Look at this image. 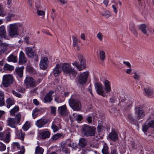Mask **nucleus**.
<instances>
[{
	"mask_svg": "<svg viewBox=\"0 0 154 154\" xmlns=\"http://www.w3.org/2000/svg\"><path fill=\"white\" fill-rule=\"evenodd\" d=\"M50 30L51 29L49 28L48 27H46L43 29L42 31L44 33L51 36L52 35L50 33Z\"/></svg>",
	"mask_w": 154,
	"mask_h": 154,
	"instance_id": "obj_39",
	"label": "nucleus"
},
{
	"mask_svg": "<svg viewBox=\"0 0 154 154\" xmlns=\"http://www.w3.org/2000/svg\"><path fill=\"white\" fill-rule=\"evenodd\" d=\"M54 93L53 91H50L44 97V100L46 102H50L52 100V95Z\"/></svg>",
	"mask_w": 154,
	"mask_h": 154,
	"instance_id": "obj_19",
	"label": "nucleus"
},
{
	"mask_svg": "<svg viewBox=\"0 0 154 154\" xmlns=\"http://www.w3.org/2000/svg\"><path fill=\"white\" fill-rule=\"evenodd\" d=\"M6 13L4 12L3 6L0 4V16L4 17L5 16Z\"/></svg>",
	"mask_w": 154,
	"mask_h": 154,
	"instance_id": "obj_45",
	"label": "nucleus"
},
{
	"mask_svg": "<svg viewBox=\"0 0 154 154\" xmlns=\"http://www.w3.org/2000/svg\"><path fill=\"white\" fill-rule=\"evenodd\" d=\"M70 106L75 111H79L81 108V104L80 101L78 100L70 98L69 100Z\"/></svg>",
	"mask_w": 154,
	"mask_h": 154,
	"instance_id": "obj_6",
	"label": "nucleus"
},
{
	"mask_svg": "<svg viewBox=\"0 0 154 154\" xmlns=\"http://www.w3.org/2000/svg\"><path fill=\"white\" fill-rule=\"evenodd\" d=\"M48 58L46 57H41L40 62L39 66L40 68L42 69H46L48 66Z\"/></svg>",
	"mask_w": 154,
	"mask_h": 154,
	"instance_id": "obj_12",
	"label": "nucleus"
},
{
	"mask_svg": "<svg viewBox=\"0 0 154 154\" xmlns=\"http://www.w3.org/2000/svg\"><path fill=\"white\" fill-rule=\"evenodd\" d=\"M55 100L57 103H60L63 102L64 101V99L60 97H56L55 98Z\"/></svg>",
	"mask_w": 154,
	"mask_h": 154,
	"instance_id": "obj_47",
	"label": "nucleus"
},
{
	"mask_svg": "<svg viewBox=\"0 0 154 154\" xmlns=\"http://www.w3.org/2000/svg\"><path fill=\"white\" fill-rule=\"evenodd\" d=\"M135 113L137 119H142L145 116V113L143 109L140 107L135 108Z\"/></svg>",
	"mask_w": 154,
	"mask_h": 154,
	"instance_id": "obj_11",
	"label": "nucleus"
},
{
	"mask_svg": "<svg viewBox=\"0 0 154 154\" xmlns=\"http://www.w3.org/2000/svg\"><path fill=\"white\" fill-rule=\"evenodd\" d=\"M89 74V72L88 71L80 72L77 77L79 83L82 85L85 84L87 81Z\"/></svg>",
	"mask_w": 154,
	"mask_h": 154,
	"instance_id": "obj_5",
	"label": "nucleus"
},
{
	"mask_svg": "<svg viewBox=\"0 0 154 154\" xmlns=\"http://www.w3.org/2000/svg\"><path fill=\"white\" fill-rule=\"evenodd\" d=\"M16 137L22 141L24 140L25 134L22 132L21 129L19 130L17 128L16 130Z\"/></svg>",
	"mask_w": 154,
	"mask_h": 154,
	"instance_id": "obj_17",
	"label": "nucleus"
},
{
	"mask_svg": "<svg viewBox=\"0 0 154 154\" xmlns=\"http://www.w3.org/2000/svg\"><path fill=\"white\" fill-rule=\"evenodd\" d=\"M15 100L12 98H8L6 101L7 107L9 108L15 103Z\"/></svg>",
	"mask_w": 154,
	"mask_h": 154,
	"instance_id": "obj_26",
	"label": "nucleus"
},
{
	"mask_svg": "<svg viewBox=\"0 0 154 154\" xmlns=\"http://www.w3.org/2000/svg\"><path fill=\"white\" fill-rule=\"evenodd\" d=\"M132 106V101L130 100H126L124 102V106L126 110L130 109Z\"/></svg>",
	"mask_w": 154,
	"mask_h": 154,
	"instance_id": "obj_21",
	"label": "nucleus"
},
{
	"mask_svg": "<svg viewBox=\"0 0 154 154\" xmlns=\"http://www.w3.org/2000/svg\"><path fill=\"white\" fill-rule=\"evenodd\" d=\"M14 16V15L12 13H9L8 16L6 17L7 20L8 21H10L11 20V18Z\"/></svg>",
	"mask_w": 154,
	"mask_h": 154,
	"instance_id": "obj_53",
	"label": "nucleus"
},
{
	"mask_svg": "<svg viewBox=\"0 0 154 154\" xmlns=\"http://www.w3.org/2000/svg\"><path fill=\"white\" fill-rule=\"evenodd\" d=\"M24 83L27 88L35 87L37 85L34 79L30 77H27L24 80Z\"/></svg>",
	"mask_w": 154,
	"mask_h": 154,
	"instance_id": "obj_10",
	"label": "nucleus"
},
{
	"mask_svg": "<svg viewBox=\"0 0 154 154\" xmlns=\"http://www.w3.org/2000/svg\"><path fill=\"white\" fill-rule=\"evenodd\" d=\"M66 141L67 144L69 146L72 147L75 149L77 148L76 144L75 143L72 142L71 140H67Z\"/></svg>",
	"mask_w": 154,
	"mask_h": 154,
	"instance_id": "obj_30",
	"label": "nucleus"
},
{
	"mask_svg": "<svg viewBox=\"0 0 154 154\" xmlns=\"http://www.w3.org/2000/svg\"><path fill=\"white\" fill-rule=\"evenodd\" d=\"M139 29L143 34L146 35L147 34V31L149 29L146 25L144 24H143L140 25Z\"/></svg>",
	"mask_w": 154,
	"mask_h": 154,
	"instance_id": "obj_24",
	"label": "nucleus"
},
{
	"mask_svg": "<svg viewBox=\"0 0 154 154\" xmlns=\"http://www.w3.org/2000/svg\"><path fill=\"white\" fill-rule=\"evenodd\" d=\"M6 32L5 27L2 25L0 26V36L1 37H5Z\"/></svg>",
	"mask_w": 154,
	"mask_h": 154,
	"instance_id": "obj_29",
	"label": "nucleus"
},
{
	"mask_svg": "<svg viewBox=\"0 0 154 154\" xmlns=\"http://www.w3.org/2000/svg\"><path fill=\"white\" fill-rule=\"evenodd\" d=\"M15 117L16 118L14 119L15 121L19 124L21 121V115L20 114L18 113L16 115Z\"/></svg>",
	"mask_w": 154,
	"mask_h": 154,
	"instance_id": "obj_50",
	"label": "nucleus"
},
{
	"mask_svg": "<svg viewBox=\"0 0 154 154\" xmlns=\"http://www.w3.org/2000/svg\"><path fill=\"white\" fill-rule=\"evenodd\" d=\"M86 143L85 139L83 138H81L79 140L78 145L80 147L83 148L85 146Z\"/></svg>",
	"mask_w": 154,
	"mask_h": 154,
	"instance_id": "obj_27",
	"label": "nucleus"
},
{
	"mask_svg": "<svg viewBox=\"0 0 154 154\" xmlns=\"http://www.w3.org/2000/svg\"><path fill=\"white\" fill-rule=\"evenodd\" d=\"M62 150L63 152H64L66 153H68L69 152L68 148L66 147L63 148H62Z\"/></svg>",
	"mask_w": 154,
	"mask_h": 154,
	"instance_id": "obj_61",
	"label": "nucleus"
},
{
	"mask_svg": "<svg viewBox=\"0 0 154 154\" xmlns=\"http://www.w3.org/2000/svg\"><path fill=\"white\" fill-rule=\"evenodd\" d=\"M99 56L100 59L101 61H103L105 60L106 55L104 51L100 50L99 51Z\"/></svg>",
	"mask_w": 154,
	"mask_h": 154,
	"instance_id": "obj_32",
	"label": "nucleus"
},
{
	"mask_svg": "<svg viewBox=\"0 0 154 154\" xmlns=\"http://www.w3.org/2000/svg\"><path fill=\"white\" fill-rule=\"evenodd\" d=\"M113 9V11L114 12L115 14L117 15L118 13V11L115 5H112V6Z\"/></svg>",
	"mask_w": 154,
	"mask_h": 154,
	"instance_id": "obj_56",
	"label": "nucleus"
},
{
	"mask_svg": "<svg viewBox=\"0 0 154 154\" xmlns=\"http://www.w3.org/2000/svg\"><path fill=\"white\" fill-rule=\"evenodd\" d=\"M103 127L101 125H99L97 127V131L98 132H101L103 129Z\"/></svg>",
	"mask_w": 154,
	"mask_h": 154,
	"instance_id": "obj_63",
	"label": "nucleus"
},
{
	"mask_svg": "<svg viewBox=\"0 0 154 154\" xmlns=\"http://www.w3.org/2000/svg\"><path fill=\"white\" fill-rule=\"evenodd\" d=\"M134 24L133 23L130 22L129 24V28L131 30H132L134 29Z\"/></svg>",
	"mask_w": 154,
	"mask_h": 154,
	"instance_id": "obj_62",
	"label": "nucleus"
},
{
	"mask_svg": "<svg viewBox=\"0 0 154 154\" xmlns=\"http://www.w3.org/2000/svg\"><path fill=\"white\" fill-rule=\"evenodd\" d=\"M18 26L16 23L11 24L9 25L8 34L11 38L17 37L19 35Z\"/></svg>",
	"mask_w": 154,
	"mask_h": 154,
	"instance_id": "obj_4",
	"label": "nucleus"
},
{
	"mask_svg": "<svg viewBox=\"0 0 154 154\" xmlns=\"http://www.w3.org/2000/svg\"><path fill=\"white\" fill-rule=\"evenodd\" d=\"M109 137L112 140L115 141L118 139L117 134L115 131H112L111 133H109Z\"/></svg>",
	"mask_w": 154,
	"mask_h": 154,
	"instance_id": "obj_22",
	"label": "nucleus"
},
{
	"mask_svg": "<svg viewBox=\"0 0 154 154\" xmlns=\"http://www.w3.org/2000/svg\"><path fill=\"white\" fill-rule=\"evenodd\" d=\"M8 125L13 128H15L16 125L18 124L14 118H8L7 120Z\"/></svg>",
	"mask_w": 154,
	"mask_h": 154,
	"instance_id": "obj_18",
	"label": "nucleus"
},
{
	"mask_svg": "<svg viewBox=\"0 0 154 154\" xmlns=\"http://www.w3.org/2000/svg\"><path fill=\"white\" fill-rule=\"evenodd\" d=\"M38 114V110L37 108L34 109L32 112V116L35 119L37 117Z\"/></svg>",
	"mask_w": 154,
	"mask_h": 154,
	"instance_id": "obj_44",
	"label": "nucleus"
},
{
	"mask_svg": "<svg viewBox=\"0 0 154 154\" xmlns=\"http://www.w3.org/2000/svg\"><path fill=\"white\" fill-rule=\"evenodd\" d=\"M17 56H14L13 54H11L7 58V60L8 62L16 63L17 61Z\"/></svg>",
	"mask_w": 154,
	"mask_h": 154,
	"instance_id": "obj_28",
	"label": "nucleus"
},
{
	"mask_svg": "<svg viewBox=\"0 0 154 154\" xmlns=\"http://www.w3.org/2000/svg\"><path fill=\"white\" fill-rule=\"evenodd\" d=\"M14 69L13 66L11 65L8 63H5L3 69L5 70H8L11 71Z\"/></svg>",
	"mask_w": 154,
	"mask_h": 154,
	"instance_id": "obj_34",
	"label": "nucleus"
},
{
	"mask_svg": "<svg viewBox=\"0 0 154 154\" xmlns=\"http://www.w3.org/2000/svg\"><path fill=\"white\" fill-rule=\"evenodd\" d=\"M104 89L101 83L97 82L95 84V88L97 93L103 97L106 96V93L109 94L111 91L110 82L107 80H105L103 82Z\"/></svg>",
	"mask_w": 154,
	"mask_h": 154,
	"instance_id": "obj_1",
	"label": "nucleus"
},
{
	"mask_svg": "<svg viewBox=\"0 0 154 154\" xmlns=\"http://www.w3.org/2000/svg\"><path fill=\"white\" fill-rule=\"evenodd\" d=\"M82 134L85 136H94L95 134V129L93 127L84 125L82 128Z\"/></svg>",
	"mask_w": 154,
	"mask_h": 154,
	"instance_id": "obj_7",
	"label": "nucleus"
},
{
	"mask_svg": "<svg viewBox=\"0 0 154 154\" xmlns=\"http://www.w3.org/2000/svg\"><path fill=\"white\" fill-rule=\"evenodd\" d=\"M108 147L106 144L104 143L103 147L102 150V152L103 154H109Z\"/></svg>",
	"mask_w": 154,
	"mask_h": 154,
	"instance_id": "obj_35",
	"label": "nucleus"
},
{
	"mask_svg": "<svg viewBox=\"0 0 154 154\" xmlns=\"http://www.w3.org/2000/svg\"><path fill=\"white\" fill-rule=\"evenodd\" d=\"M132 77L135 80H138L139 79L140 76L139 74L137 71H134L132 73Z\"/></svg>",
	"mask_w": 154,
	"mask_h": 154,
	"instance_id": "obj_36",
	"label": "nucleus"
},
{
	"mask_svg": "<svg viewBox=\"0 0 154 154\" xmlns=\"http://www.w3.org/2000/svg\"><path fill=\"white\" fill-rule=\"evenodd\" d=\"M24 69V66L17 67L15 69V72L17 75L20 78H21L23 75V70Z\"/></svg>",
	"mask_w": 154,
	"mask_h": 154,
	"instance_id": "obj_25",
	"label": "nucleus"
},
{
	"mask_svg": "<svg viewBox=\"0 0 154 154\" xmlns=\"http://www.w3.org/2000/svg\"><path fill=\"white\" fill-rule=\"evenodd\" d=\"M13 78L12 75L7 74L3 76L2 84L4 87H8L13 83Z\"/></svg>",
	"mask_w": 154,
	"mask_h": 154,
	"instance_id": "obj_8",
	"label": "nucleus"
},
{
	"mask_svg": "<svg viewBox=\"0 0 154 154\" xmlns=\"http://www.w3.org/2000/svg\"><path fill=\"white\" fill-rule=\"evenodd\" d=\"M26 53V55L29 57L35 58V60L37 62L38 61V55H36V53L35 50L32 48L27 47L25 48Z\"/></svg>",
	"mask_w": 154,
	"mask_h": 154,
	"instance_id": "obj_9",
	"label": "nucleus"
},
{
	"mask_svg": "<svg viewBox=\"0 0 154 154\" xmlns=\"http://www.w3.org/2000/svg\"><path fill=\"white\" fill-rule=\"evenodd\" d=\"M62 135V134L60 133H57L54 135L51 138V139L54 140H56L60 138Z\"/></svg>",
	"mask_w": 154,
	"mask_h": 154,
	"instance_id": "obj_42",
	"label": "nucleus"
},
{
	"mask_svg": "<svg viewBox=\"0 0 154 154\" xmlns=\"http://www.w3.org/2000/svg\"><path fill=\"white\" fill-rule=\"evenodd\" d=\"M97 37L100 41H102L103 39V34L100 32L98 33L96 35Z\"/></svg>",
	"mask_w": 154,
	"mask_h": 154,
	"instance_id": "obj_46",
	"label": "nucleus"
},
{
	"mask_svg": "<svg viewBox=\"0 0 154 154\" xmlns=\"http://www.w3.org/2000/svg\"><path fill=\"white\" fill-rule=\"evenodd\" d=\"M101 14L106 18H108L111 16L109 12L107 10H105Z\"/></svg>",
	"mask_w": 154,
	"mask_h": 154,
	"instance_id": "obj_38",
	"label": "nucleus"
},
{
	"mask_svg": "<svg viewBox=\"0 0 154 154\" xmlns=\"http://www.w3.org/2000/svg\"><path fill=\"white\" fill-rule=\"evenodd\" d=\"M78 40L76 38H74L73 39V46L75 47L76 45H78L77 44Z\"/></svg>",
	"mask_w": 154,
	"mask_h": 154,
	"instance_id": "obj_59",
	"label": "nucleus"
},
{
	"mask_svg": "<svg viewBox=\"0 0 154 154\" xmlns=\"http://www.w3.org/2000/svg\"><path fill=\"white\" fill-rule=\"evenodd\" d=\"M20 151L18 152V154H23L25 152V149L23 146H22L20 149Z\"/></svg>",
	"mask_w": 154,
	"mask_h": 154,
	"instance_id": "obj_58",
	"label": "nucleus"
},
{
	"mask_svg": "<svg viewBox=\"0 0 154 154\" xmlns=\"http://www.w3.org/2000/svg\"><path fill=\"white\" fill-rule=\"evenodd\" d=\"M46 123V122L44 119H41L39 120V128L42 127Z\"/></svg>",
	"mask_w": 154,
	"mask_h": 154,
	"instance_id": "obj_48",
	"label": "nucleus"
},
{
	"mask_svg": "<svg viewBox=\"0 0 154 154\" xmlns=\"http://www.w3.org/2000/svg\"><path fill=\"white\" fill-rule=\"evenodd\" d=\"M61 68L60 64H57L55 67L53 69V73L55 77L58 76L61 72Z\"/></svg>",
	"mask_w": 154,
	"mask_h": 154,
	"instance_id": "obj_16",
	"label": "nucleus"
},
{
	"mask_svg": "<svg viewBox=\"0 0 154 154\" xmlns=\"http://www.w3.org/2000/svg\"><path fill=\"white\" fill-rule=\"evenodd\" d=\"M6 149V146L2 143L0 142V151H4Z\"/></svg>",
	"mask_w": 154,
	"mask_h": 154,
	"instance_id": "obj_52",
	"label": "nucleus"
},
{
	"mask_svg": "<svg viewBox=\"0 0 154 154\" xmlns=\"http://www.w3.org/2000/svg\"><path fill=\"white\" fill-rule=\"evenodd\" d=\"M51 128L53 130L54 132H55L57 131L59 129L61 128V127L59 124L58 126H57L53 123L51 125Z\"/></svg>",
	"mask_w": 154,
	"mask_h": 154,
	"instance_id": "obj_40",
	"label": "nucleus"
},
{
	"mask_svg": "<svg viewBox=\"0 0 154 154\" xmlns=\"http://www.w3.org/2000/svg\"><path fill=\"white\" fill-rule=\"evenodd\" d=\"M12 93L15 96H16V97H19V98H20L21 97V95L15 91L13 90L12 91Z\"/></svg>",
	"mask_w": 154,
	"mask_h": 154,
	"instance_id": "obj_57",
	"label": "nucleus"
},
{
	"mask_svg": "<svg viewBox=\"0 0 154 154\" xmlns=\"http://www.w3.org/2000/svg\"><path fill=\"white\" fill-rule=\"evenodd\" d=\"M51 113L53 115H55L56 113V108L54 106H51Z\"/></svg>",
	"mask_w": 154,
	"mask_h": 154,
	"instance_id": "obj_55",
	"label": "nucleus"
},
{
	"mask_svg": "<svg viewBox=\"0 0 154 154\" xmlns=\"http://www.w3.org/2000/svg\"><path fill=\"white\" fill-rule=\"evenodd\" d=\"M78 58L80 62V64L77 61L73 62L72 64L75 66L79 71H81L85 69V60L83 57L80 54L78 55Z\"/></svg>",
	"mask_w": 154,
	"mask_h": 154,
	"instance_id": "obj_3",
	"label": "nucleus"
},
{
	"mask_svg": "<svg viewBox=\"0 0 154 154\" xmlns=\"http://www.w3.org/2000/svg\"><path fill=\"white\" fill-rule=\"evenodd\" d=\"M9 47L8 45L6 43H2L0 45V54L6 51Z\"/></svg>",
	"mask_w": 154,
	"mask_h": 154,
	"instance_id": "obj_23",
	"label": "nucleus"
},
{
	"mask_svg": "<svg viewBox=\"0 0 154 154\" xmlns=\"http://www.w3.org/2000/svg\"><path fill=\"white\" fill-rule=\"evenodd\" d=\"M9 131L6 135L5 137H4V141L7 143H8L10 140L11 133L9 131L11 130L9 128L7 129Z\"/></svg>",
	"mask_w": 154,
	"mask_h": 154,
	"instance_id": "obj_33",
	"label": "nucleus"
},
{
	"mask_svg": "<svg viewBox=\"0 0 154 154\" xmlns=\"http://www.w3.org/2000/svg\"><path fill=\"white\" fill-rule=\"evenodd\" d=\"M12 146L15 148L16 147L18 149H20L21 148L20 145L19 143L18 142H14L12 143Z\"/></svg>",
	"mask_w": 154,
	"mask_h": 154,
	"instance_id": "obj_54",
	"label": "nucleus"
},
{
	"mask_svg": "<svg viewBox=\"0 0 154 154\" xmlns=\"http://www.w3.org/2000/svg\"><path fill=\"white\" fill-rule=\"evenodd\" d=\"M67 144L66 141H63L60 143V145L62 148L65 147Z\"/></svg>",
	"mask_w": 154,
	"mask_h": 154,
	"instance_id": "obj_60",
	"label": "nucleus"
},
{
	"mask_svg": "<svg viewBox=\"0 0 154 154\" xmlns=\"http://www.w3.org/2000/svg\"><path fill=\"white\" fill-rule=\"evenodd\" d=\"M144 94L146 97L151 96L154 93L153 90L150 87H147L143 89Z\"/></svg>",
	"mask_w": 154,
	"mask_h": 154,
	"instance_id": "obj_15",
	"label": "nucleus"
},
{
	"mask_svg": "<svg viewBox=\"0 0 154 154\" xmlns=\"http://www.w3.org/2000/svg\"><path fill=\"white\" fill-rule=\"evenodd\" d=\"M58 110L59 113L63 116H66L68 115V112L65 105L59 107Z\"/></svg>",
	"mask_w": 154,
	"mask_h": 154,
	"instance_id": "obj_13",
	"label": "nucleus"
},
{
	"mask_svg": "<svg viewBox=\"0 0 154 154\" xmlns=\"http://www.w3.org/2000/svg\"><path fill=\"white\" fill-rule=\"evenodd\" d=\"M19 110V107L18 106H16L10 111L11 114L13 116L14 115L15 113L17 112Z\"/></svg>",
	"mask_w": 154,
	"mask_h": 154,
	"instance_id": "obj_37",
	"label": "nucleus"
},
{
	"mask_svg": "<svg viewBox=\"0 0 154 154\" xmlns=\"http://www.w3.org/2000/svg\"><path fill=\"white\" fill-rule=\"evenodd\" d=\"M61 69L65 75H68L70 76L75 77L77 74V71L73 68L70 63H60Z\"/></svg>",
	"mask_w": 154,
	"mask_h": 154,
	"instance_id": "obj_2",
	"label": "nucleus"
},
{
	"mask_svg": "<svg viewBox=\"0 0 154 154\" xmlns=\"http://www.w3.org/2000/svg\"><path fill=\"white\" fill-rule=\"evenodd\" d=\"M149 127L148 126V125L147 124V121H146V122L143 124L142 125V131L144 132H146L147 131Z\"/></svg>",
	"mask_w": 154,
	"mask_h": 154,
	"instance_id": "obj_43",
	"label": "nucleus"
},
{
	"mask_svg": "<svg viewBox=\"0 0 154 154\" xmlns=\"http://www.w3.org/2000/svg\"><path fill=\"white\" fill-rule=\"evenodd\" d=\"M30 122L27 121L24 124L22 128L25 131H27L30 128Z\"/></svg>",
	"mask_w": 154,
	"mask_h": 154,
	"instance_id": "obj_41",
	"label": "nucleus"
},
{
	"mask_svg": "<svg viewBox=\"0 0 154 154\" xmlns=\"http://www.w3.org/2000/svg\"><path fill=\"white\" fill-rule=\"evenodd\" d=\"M27 59L24 53L21 51L20 52L19 57V62L20 63H24L26 62Z\"/></svg>",
	"mask_w": 154,
	"mask_h": 154,
	"instance_id": "obj_20",
	"label": "nucleus"
},
{
	"mask_svg": "<svg viewBox=\"0 0 154 154\" xmlns=\"http://www.w3.org/2000/svg\"><path fill=\"white\" fill-rule=\"evenodd\" d=\"M45 15V12L42 10H39V17L41 19H44Z\"/></svg>",
	"mask_w": 154,
	"mask_h": 154,
	"instance_id": "obj_51",
	"label": "nucleus"
},
{
	"mask_svg": "<svg viewBox=\"0 0 154 154\" xmlns=\"http://www.w3.org/2000/svg\"><path fill=\"white\" fill-rule=\"evenodd\" d=\"M147 124L149 128H153L154 127V120H150L147 122Z\"/></svg>",
	"mask_w": 154,
	"mask_h": 154,
	"instance_id": "obj_49",
	"label": "nucleus"
},
{
	"mask_svg": "<svg viewBox=\"0 0 154 154\" xmlns=\"http://www.w3.org/2000/svg\"><path fill=\"white\" fill-rule=\"evenodd\" d=\"M110 154H118L117 150L115 149H112Z\"/></svg>",
	"mask_w": 154,
	"mask_h": 154,
	"instance_id": "obj_64",
	"label": "nucleus"
},
{
	"mask_svg": "<svg viewBox=\"0 0 154 154\" xmlns=\"http://www.w3.org/2000/svg\"><path fill=\"white\" fill-rule=\"evenodd\" d=\"M5 105L4 94L3 92L0 91V106H2Z\"/></svg>",
	"mask_w": 154,
	"mask_h": 154,
	"instance_id": "obj_31",
	"label": "nucleus"
},
{
	"mask_svg": "<svg viewBox=\"0 0 154 154\" xmlns=\"http://www.w3.org/2000/svg\"><path fill=\"white\" fill-rule=\"evenodd\" d=\"M50 135V133L48 131L43 130L40 131L39 138L42 139H45L48 138Z\"/></svg>",
	"mask_w": 154,
	"mask_h": 154,
	"instance_id": "obj_14",
	"label": "nucleus"
}]
</instances>
